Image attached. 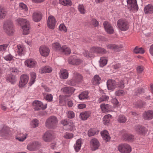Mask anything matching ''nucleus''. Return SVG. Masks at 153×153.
Instances as JSON below:
<instances>
[{"mask_svg": "<svg viewBox=\"0 0 153 153\" xmlns=\"http://www.w3.org/2000/svg\"><path fill=\"white\" fill-rule=\"evenodd\" d=\"M40 146V143L38 141H34L30 143L27 146V149L31 151H34L38 149Z\"/></svg>", "mask_w": 153, "mask_h": 153, "instance_id": "1a4fd4ad", "label": "nucleus"}, {"mask_svg": "<svg viewBox=\"0 0 153 153\" xmlns=\"http://www.w3.org/2000/svg\"><path fill=\"white\" fill-rule=\"evenodd\" d=\"M52 48L55 51H60L61 47L60 44L58 43H55L52 44Z\"/></svg>", "mask_w": 153, "mask_h": 153, "instance_id": "a19ab883", "label": "nucleus"}, {"mask_svg": "<svg viewBox=\"0 0 153 153\" xmlns=\"http://www.w3.org/2000/svg\"><path fill=\"white\" fill-rule=\"evenodd\" d=\"M42 17V14L40 12H36L33 13L32 15L33 20L36 22L40 21Z\"/></svg>", "mask_w": 153, "mask_h": 153, "instance_id": "aec40b11", "label": "nucleus"}, {"mask_svg": "<svg viewBox=\"0 0 153 153\" xmlns=\"http://www.w3.org/2000/svg\"><path fill=\"white\" fill-rule=\"evenodd\" d=\"M43 95L45 99L49 101H51L52 100L53 96L50 94H46L45 93H43Z\"/></svg>", "mask_w": 153, "mask_h": 153, "instance_id": "a18cd8bd", "label": "nucleus"}, {"mask_svg": "<svg viewBox=\"0 0 153 153\" xmlns=\"http://www.w3.org/2000/svg\"><path fill=\"white\" fill-rule=\"evenodd\" d=\"M91 113L88 111L83 112L80 113V116L82 120H85L90 117Z\"/></svg>", "mask_w": 153, "mask_h": 153, "instance_id": "c756f323", "label": "nucleus"}, {"mask_svg": "<svg viewBox=\"0 0 153 153\" xmlns=\"http://www.w3.org/2000/svg\"><path fill=\"white\" fill-rule=\"evenodd\" d=\"M4 31L8 35H12L14 31L13 25L11 21H7L4 22Z\"/></svg>", "mask_w": 153, "mask_h": 153, "instance_id": "7ed1b4c3", "label": "nucleus"}, {"mask_svg": "<svg viewBox=\"0 0 153 153\" xmlns=\"http://www.w3.org/2000/svg\"><path fill=\"white\" fill-rule=\"evenodd\" d=\"M67 116L69 118H73L75 116L74 113L73 111H69L67 112Z\"/></svg>", "mask_w": 153, "mask_h": 153, "instance_id": "680f3d73", "label": "nucleus"}, {"mask_svg": "<svg viewBox=\"0 0 153 153\" xmlns=\"http://www.w3.org/2000/svg\"><path fill=\"white\" fill-rule=\"evenodd\" d=\"M82 79V76L78 73L76 72L74 73L73 78L68 81V84L73 86L75 85L77 83L81 82Z\"/></svg>", "mask_w": 153, "mask_h": 153, "instance_id": "39448f33", "label": "nucleus"}, {"mask_svg": "<svg viewBox=\"0 0 153 153\" xmlns=\"http://www.w3.org/2000/svg\"><path fill=\"white\" fill-rule=\"evenodd\" d=\"M52 71V68L49 66L43 67L39 70V72L41 74L49 73Z\"/></svg>", "mask_w": 153, "mask_h": 153, "instance_id": "bb28decb", "label": "nucleus"}, {"mask_svg": "<svg viewBox=\"0 0 153 153\" xmlns=\"http://www.w3.org/2000/svg\"><path fill=\"white\" fill-rule=\"evenodd\" d=\"M101 79L98 75H96L94 76V79L92 80V82L93 84H98L100 83Z\"/></svg>", "mask_w": 153, "mask_h": 153, "instance_id": "79ce46f5", "label": "nucleus"}, {"mask_svg": "<svg viewBox=\"0 0 153 153\" xmlns=\"http://www.w3.org/2000/svg\"><path fill=\"white\" fill-rule=\"evenodd\" d=\"M78 10L82 14H84L86 13V10L83 4H79L78 6Z\"/></svg>", "mask_w": 153, "mask_h": 153, "instance_id": "de8ad7c7", "label": "nucleus"}, {"mask_svg": "<svg viewBox=\"0 0 153 153\" xmlns=\"http://www.w3.org/2000/svg\"><path fill=\"white\" fill-rule=\"evenodd\" d=\"M43 140L46 142H50L53 139L52 134L51 131H47L43 135Z\"/></svg>", "mask_w": 153, "mask_h": 153, "instance_id": "4468645a", "label": "nucleus"}, {"mask_svg": "<svg viewBox=\"0 0 153 153\" xmlns=\"http://www.w3.org/2000/svg\"><path fill=\"white\" fill-rule=\"evenodd\" d=\"M17 22L20 24L23 30V34L27 35L29 33L30 31V23L27 20L23 18H19Z\"/></svg>", "mask_w": 153, "mask_h": 153, "instance_id": "f257e3e1", "label": "nucleus"}, {"mask_svg": "<svg viewBox=\"0 0 153 153\" xmlns=\"http://www.w3.org/2000/svg\"><path fill=\"white\" fill-rule=\"evenodd\" d=\"M56 23V20L53 16H49L48 20V26L49 28L54 29Z\"/></svg>", "mask_w": 153, "mask_h": 153, "instance_id": "f3484780", "label": "nucleus"}, {"mask_svg": "<svg viewBox=\"0 0 153 153\" xmlns=\"http://www.w3.org/2000/svg\"><path fill=\"white\" fill-rule=\"evenodd\" d=\"M59 76L62 79H66L68 76V73L67 71L65 69H62L60 70Z\"/></svg>", "mask_w": 153, "mask_h": 153, "instance_id": "a878e982", "label": "nucleus"}, {"mask_svg": "<svg viewBox=\"0 0 153 153\" xmlns=\"http://www.w3.org/2000/svg\"><path fill=\"white\" fill-rule=\"evenodd\" d=\"M59 29L60 30H63L64 31H66V28L64 24H61L59 26Z\"/></svg>", "mask_w": 153, "mask_h": 153, "instance_id": "774afa93", "label": "nucleus"}, {"mask_svg": "<svg viewBox=\"0 0 153 153\" xmlns=\"http://www.w3.org/2000/svg\"><path fill=\"white\" fill-rule=\"evenodd\" d=\"M30 76L31 77L30 80V85L33 84L35 81V79L36 77V73L33 72L30 73Z\"/></svg>", "mask_w": 153, "mask_h": 153, "instance_id": "37998d69", "label": "nucleus"}, {"mask_svg": "<svg viewBox=\"0 0 153 153\" xmlns=\"http://www.w3.org/2000/svg\"><path fill=\"white\" fill-rule=\"evenodd\" d=\"M73 134L72 133L66 132L64 136V137L68 139H70L73 137Z\"/></svg>", "mask_w": 153, "mask_h": 153, "instance_id": "0e129e2a", "label": "nucleus"}, {"mask_svg": "<svg viewBox=\"0 0 153 153\" xmlns=\"http://www.w3.org/2000/svg\"><path fill=\"white\" fill-rule=\"evenodd\" d=\"M107 88L109 90H113L116 87V82L113 80H108L107 82Z\"/></svg>", "mask_w": 153, "mask_h": 153, "instance_id": "393cba45", "label": "nucleus"}, {"mask_svg": "<svg viewBox=\"0 0 153 153\" xmlns=\"http://www.w3.org/2000/svg\"><path fill=\"white\" fill-rule=\"evenodd\" d=\"M10 134V131L9 128L4 126L0 130V135L3 137H8Z\"/></svg>", "mask_w": 153, "mask_h": 153, "instance_id": "4be33fe9", "label": "nucleus"}, {"mask_svg": "<svg viewBox=\"0 0 153 153\" xmlns=\"http://www.w3.org/2000/svg\"><path fill=\"white\" fill-rule=\"evenodd\" d=\"M27 134H26L19 133L16 136V139L20 142H23L26 139Z\"/></svg>", "mask_w": 153, "mask_h": 153, "instance_id": "7c9ffc66", "label": "nucleus"}, {"mask_svg": "<svg viewBox=\"0 0 153 153\" xmlns=\"http://www.w3.org/2000/svg\"><path fill=\"white\" fill-rule=\"evenodd\" d=\"M100 107L102 111L104 113L108 112L110 111L111 108V107L110 105L103 103L100 105Z\"/></svg>", "mask_w": 153, "mask_h": 153, "instance_id": "c85d7f7f", "label": "nucleus"}, {"mask_svg": "<svg viewBox=\"0 0 153 153\" xmlns=\"http://www.w3.org/2000/svg\"><path fill=\"white\" fill-rule=\"evenodd\" d=\"M103 26L105 31L108 33L111 34L113 33V28L109 23L107 21H105L103 23Z\"/></svg>", "mask_w": 153, "mask_h": 153, "instance_id": "dca6fc26", "label": "nucleus"}, {"mask_svg": "<svg viewBox=\"0 0 153 153\" xmlns=\"http://www.w3.org/2000/svg\"><path fill=\"white\" fill-rule=\"evenodd\" d=\"M81 146V140L80 139H78L76 141V143L74 145V149L76 152L79 151Z\"/></svg>", "mask_w": 153, "mask_h": 153, "instance_id": "473e14b6", "label": "nucleus"}, {"mask_svg": "<svg viewBox=\"0 0 153 153\" xmlns=\"http://www.w3.org/2000/svg\"><path fill=\"white\" fill-rule=\"evenodd\" d=\"M116 87L123 89L124 87V82L122 80L116 83Z\"/></svg>", "mask_w": 153, "mask_h": 153, "instance_id": "6e6d98bb", "label": "nucleus"}, {"mask_svg": "<svg viewBox=\"0 0 153 153\" xmlns=\"http://www.w3.org/2000/svg\"><path fill=\"white\" fill-rule=\"evenodd\" d=\"M74 128L73 124L71 123H69L66 126L64 127V128L67 130L72 131Z\"/></svg>", "mask_w": 153, "mask_h": 153, "instance_id": "864d4df0", "label": "nucleus"}, {"mask_svg": "<svg viewBox=\"0 0 153 153\" xmlns=\"http://www.w3.org/2000/svg\"><path fill=\"white\" fill-rule=\"evenodd\" d=\"M29 79V76L27 74H25L22 75L19 83V87H24L28 82Z\"/></svg>", "mask_w": 153, "mask_h": 153, "instance_id": "9d476101", "label": "nucleus"}, {"mask_svg": "<svg viewBox=\"0 0 153 153\" xmlns=\"http://www.w3.org/2000/svg\"><path fill=\"white\" fill-rule=\"evenodd\" d=\"M60 52H61L62 53L65 54H69L71 53V50L68 47L65 45L61 47Z\"/></svg>", "mask_w": 153, "mask_h": 153, "instance_id": "2f4dec72", "label": "nucleus"}, {"mask_svg": "<svg viewBox=\"0 0 153 153\" xmlns=\"http://www.w3.org/2000/svg\"><path fill=\"white\" fill-rule=\"evenodd\" d=\"M90 145L92 151L97 149L100 146L99 141L96 138L92 139L90 142Z\"/></svg>", "mask_w": 153, "mask_h": 153, "instance_id": "2eb2a0df", "label": "nucleus"}, {"mask_svg": "<svg viewBox=\"0 0 153 153\" xmlns=\"http://www.w3.org/2000/svg\"><path fill=\"white\" fill-rule=\"evenodd\" d=\"M101 134L103 140L106 141H108L110 140V137L108 135V133L107 131L106 130L102 131L101 132Z\"/></svg>", "mask_w": 153, "mask_h": 153, "instance_id": "72a5a7b5", "label": "nucleus"}, {"mask_svg": "<svg viewBox=\"0 0 153 153\" xmlns=\"http://www.w3.org/2000/svg\"><path fill=\"white\" fill-rule=\"evenodd\" d=\"M88 93L87 91H83L79 95V98L81 100L87 99L88 97Z\"/></svg>", "mask_w": 153, "mask_h": 153, "instance_id": "c9c22d12", "label": "nucleus"}, {"mask_svg": "<svg viewBox=\"0 0 153 153\" xmlns=\"http://www.w3.org/2000/svg\"><path fill=\"white\" fill-rule=\"evenodd\" d=\"M91 23L95 27L99 25L98 22L95 19H93L92 20Z\"/></svg>", "mask_w": 153, "mask_h": 153, "instance_id": "338daca9", "label": "nucleus"}, {"mask_svg": "<svg viewBox=\"0 0 153 153\" xmlns=\"http://www.w3.org/2000/svg\"><path fill=\"white\" fill-rule=\"evenodd\" d=\"M18 52L19 55L22 56L24 55V49L23 46L20 45H17Z\"/></svg>", "mask_w": 153, "mask_h": 153, "instance_id": "c03bdc74", "label": "nucleus"}, {"mask_svg": "<svg viewBox=\"0 0 153 153\" xmlns=\"http://www.w3.org/2000/svg\"><path fill=\"white\" fill-rule=\"evenodd\" d=\"M134 129L136 132L140 135H144L146 133V129L141 125H138L135 126Z\"/></svg>", "mask_w": 153, "mask_h": 153, "instance_id": "9b49d317", "label": "nucleus"}, {"mask_svg": "<svg viewBox=\"0 0 153 153\" xmlns=\"http://www.w3.org/2000/svg\"><path fill=\"white\" fill-rule=\"evenodd\" d=\"M25 65L28 67L33 68L36 65L37 62L33 59H29L25 61Z\"/></svg>", "mask_w": 153, "mask_h": 153, "instance_id": "b1692460", "label": "nucleus"}, {"mask_svg": "<svg viewBox=\"0 0 153 153\" xmlns=\"http://www.w3.org/2000/svg\"><path fill=\"white\" fill-rule=\"evenodd\" d=\"M123 137L124 139L128 141H132L134 139V136L130 134H125Z\"/></svg>", "mask_w": 153, "mask_h": 153, "instance_id": "49530a36", "label": "nucleus"}, {"mask_svg": "<svg viewBox=\"0 0 153 153\" xmlns=\"http://www.w3.org/2000/svg\"><path fill=\"white\" fill-rule=\"evenodd\" d=\"M143 118L146 120H150L153 118V110H149L145 111L142 114Z\"/></svg>", "mask_w": 153, "mask_h": 153, "instance_id": "f8f14e48", "label": "nucleus"}, {"mask_svg": "<svg viewBox=\"0 0 153 153\" xmlns=\"http://www.w3.org/2000/svg\"><path fill=\"white\" fill-rule=\"evenodd\" d=\"M90 51L93 53H100L102 54L105 53L106 52V51L105 49L97 47H92L90 49Z\"/></svg>", "mask_w": 153, "mask_h": 153, "instance_id": "a211bd4d", "label": "nucleus"}, {"mask_svg": "<svg viewBox=\"0 0 153 153\" xmlns=\"http://www.w3.org/2000/svg\"><path fill=\"white\" fill-rule=\"evenodd\" d=\"M134 52L136 53L143 54L144 53L145 51L142 48H138L136 47L134 49Z\"/></svg>", "mask_w": 153, "mask_h": 153, "instance_id": "3c124183", "label": "nucleus"}, {"mask_svg": "<svg viewBox=\"0 0 153 153\" xmlns=\"http://www.w3.org/2000/svg\"><path fill=\"white\" fill-rule=\"evenodd\" d=\"M143 67L142 66H139L137 67V70L138 74H141L143 71Z\"/></svg>", "mask_w": 153, "mask_h": 153, "instance_id": "69168bd1", "label": "nucleus"}, {"mask_svg": "<svg viewBox=\"0 0 153 153\" xmlns=\"http://www.w3.org/2000/svg\"><path fill=\"white\" fill-rule=\"evenodd\" d=\"M39 122L36 119L33 120L30 123V125L31 127L32 128H35L38 126Z\"/></svg>", "mask_w": 153, "mask_h": 153, "instance_id": "603ef678", "label": "nucleus"}, {"mask_svg": "<svg viewBox=\"0 0 153 153\" xmlns=\"http://www.w3.org/2000/svg\"><path fill=\"white\" fill-rule=\"evenodd\" d=\"M6 79L7 80L12 84H13L16 81L15 76L11 74L8 75L6 77Z\"/></svg>", "mask_w": 153, "mask_h": 153, "instance_id": "f704fd0d", "label": "nucleus"}, {"mask_svg": "<svg viewBox=\"0 0 153 153\" xmlns=\"http://www.w3.org/2000/svg\"><path fill=\"white\" fill-rule=\"evenodd\" d=\"M7 12L3 8L0 7V19L3 18L6 15Z\"/></svg>", "mask_w": 153, "mask_h": 153, "instance_id": "13d9d810", "label": "nucleus"}, {"mask_svg": "<svg viewBox=\"0 0 153 153\" xmlns=\"http://www.w3.org/2000/svg\"><path fill=\"white\" fill-rule=\"evenodd\" d=\"M126 94V92L123 90H119L116 91L115 94L116 96H123Z\"/></svg>", "mask_w": 153, "mask_h": 153, "instance_id": "4d7b16f0", "label": "nucleus"}, {"mask_svg": "<svg viewBox=\"0 0 153 153\" xmlns=\"http://www.w3.org/2000/svg\"><path fill=\"white\" fill-rule=\"evenodd\" d=\"M117 149L119 151L122 153H129L131 151V147L126 144L119 145Z\"/></svg>", "mask_w": 153, "mask_h": 153, "instance_id": "423d86ee", "label": "nucleus"}, {"mask_svg": "<svg viewBox=\"0 0 153 153\" xmlns=\"http://www.w3.org/2000/svg\"><path fill=\"white\" fill-rule=\"evenodd\" d=\"M144 12L146 14L153 13V6L150 4L146 5L144 8Z\"/></svg>", "mask_w": 153, "mask_h": 153, "instance_id": "cd10ccee", "label": "nucleus"}, {"mask_svg": "<svg viewBox=\"0 0 153 153\" xmlns=\"http://www.w3.org/2000/svg\"><path fill=\"white\" fill-rule=\"evenodd\" d=\"M126 120V118L123 115H120L118 117L117 120L120 123H125Z\"/></svg>", "mask_w": 153, "mask_h": 153, "instance_id": "8fccbe9b", "label": "nucleus"}, {"mask_svg": "<svg viewBox=\"0 0 153 153\" xmlns=\"http://www.w3.org/2000/svg\"><path fill=\"white\" fill-rule=\"evenodd\" d=\"M112 116L109 114L105 115L103 118V123L105 125H107L109 123Z\"/></svg>", "mask_w": 153, "mask_h": 153, "instance_id": "58836bf2", "label": "nucleus"}, {"mask_svg": "<svg viewBox=\"0 0 153 153\" xmlns=\"http://www.w3.org/2000/svg\"><path fill=\"white\" fill-rule=\"evenodd\" d=\"M58 122V119L56 116H51L46 119L45 125L49 128L54 129L56 126Z\"/></svg>", "mask_w": 153, "mask_h": 153, "instance_id": "f03ea898", "label": "nucleus"}, {"mask_svg": "<svg viewBox=\"0 0 153 153\" xmlns=\"http://www.w3.org/2000/svg\"><path fill=\"white\" fill-rule=\"evenodd\" d=\"M146 103L141 100H139L134 103V105L137 108H141L146 105Z\"/></svg>", "mask_w": 153, "mask_h": 153, "instance_id": "4c0bfd02", "label": "nucleus"}, {"mask_svg": "<svg viewBox=\"0 0 153 153\" xmlns=\"http://www.w3.org/2000/svg\"><path fill=\"white\" fill-rule=\"evenodd\" d=\"M107 47L108 49L112 50L115 52H118L122 50L123 47L121 45H116L111 44L107 45Z\"/></svg>", "mask_w": 153, "mask_h": 153, "instance_id": "ddd939ff", "label": "nucleus"}, {"mask_svg": "<svg viewBox=\"0 0 153 153\" xmlns=\"http://www.w3.org/2000/svg\"><path fill=\"white\" fill-rule=\"evenodd\" d=\"M40 54L43 56H46L48 55L50 52L49 48L45 46H41L39 48Z\"/></svg>", "mask_w": 153, "mask_h": 153, "instance_id": "6ab92c4d", "label": "nucleus"}, {"mask_svg": "<svg viewBox=\"0 0 153 153\" xmlns=\"http://www.w3.org/2000/svg\"><path fill=\"white\" fill-rule=\"evenodd\" d=\"M14 57L10 54L4 57V59L7 61H10L13 59Z\"/></svg>", "mask_w": 153, "mask_h": 153, "instance_id": "bf43d9fd", "label": "nucleus"}, {"mask_svg": "<svg viewBox=\"0 0 153 153\" xmlns=\"http://www.w3.org/2000/svg\"><path fill=\"white\" fill-rule=\"evenodd\" d=\"M19 6L20 8L24 11H27L28 10L27 6L23 3H20Z\"/></svg>", "mask_w": 153, "mask_h": 153, "instance_id": "e2e57ef3", "label": "nucleus"}, {"mask_svg": "<svg viewBox=\"0 0 153 153\" xmlns=\"http://www.w3.org/2000/svg\"><path fill=\"white\" fill-rule=\"evenodd\" d=\"M109 99V97L105 95H102L98 100L97 102L99 103H101L103 101H108Z\"/></svg>", "mask_w": 153, "mask_h": 153, "instance_id": "09e8293b", "label": "nucleus"}, {"mask_svg": "<svg viewBox=\"0 0 153 153\" xmlns=\"http://www.w3.org/2000/svg\"><path fill=\"white\" fill-rule=\"evenodd\" d=\"M128 7L129 10H137L138 6L137 4L136 0H127Z\"/></svg>", "mask_w": 153, "mask_h": 153, "instance_id": "6e6552de", "label": "nucleus"}, {"mask_svg": "<svg viewBox=\"0 0 153 153\" xmlns=\"http://www.w3.org/2000/svg\"><path fill=\"white\" fill-rule=\"evenodd\" d=\"M8 45V44H5L0 45V51H3L6 50Z\"/></svg>", "mask_w": 153, "mask_h": 153, "instance_id": "052dcab7", "label": "nucleus"}, {"mask_svg": "<svg viewBox=\"0 0 153 153\" xmlns=\"http://www.w3.org/2000/svg\"><path fill=\"white\" fill-rule=\"evenodd\" d=\"M33 105L34 106L35 110L38 111L41 109L44 110L47 108V104L43 105L42 103L38 100H35L33 102Z\"/></svg>", "mask_w": 153, "mask_h": 153, "instance_id": "0eeeda50", "label": "nucleus"}, {"mask_svg": "<svg viewBox=\"0 0 153 153\" xmlns=\"http://www.w3.org/2000/svg\"><path fill=\"white\" fill-rule=\"evenodd\" d=\"M107 62V59L105 57H102L100 58L99 61L100 66L103 67L106 65Z\"/></svg>", "mask_w": 153, "mask_h": 153, "instance_id": "ea45409f", "label": "nucleus"}, {"mask_svg": "<svg viewBox=\"0 0 153 153\" xmlns=\"http://www.w3.org/2000/svg\"><path fill=\"white\" fill-rule=\"evenodd\" d=\"M59 3L64 6H71L72 3L71 0H59Z\"/></svg>", "mask_w": 153, "mask_h": 153, "instance_id": "e433bc0d", "label": "nucleus"}, {"mask_svg": "<svg viewBox=\"0 0 153 153\" xmlns=\"http://www.w3.org/2000/svg\"><path fill=\"white\" fill-rule=\"evenodd\" d=\"M61 91L64 93L71 94L75 91V89L72 87H65L62 88Z\"/></svg>", "mask_w": 153, "mask_h": 153, "instance_id": "5701e85b", "label": "nucleus"}, {"mask_svg": "<svg viewBox=\"0 0 153 153\" xmlns=\"http://www.w3.org/2000/svg\"><path fill=\"white\" fill-rule=\"evenodd\" d=\"M68 63L72 65H78L81 62V60L77 58L76 56H74L69 58L68 60Z\"/></svg>", "mask_w": 153, "mask_h": 153, "instance_id": "412c9836", "label": "nucleus"}, {"mask_svg": "<svg viewBox=\"0 0 153 153\" xmlns=\"http://www.w3.org/2000/svg\"><path fill=\"white\" fill-rule=\"evenodd\" d=\"M97 131L94 129H91L88 132V135L89 137H91L96 134Z\"/></svg>", "mask_w": 153, "mask_h": 153, "instance_id": "5fc2aeb1", "label": "nucleus"}, {"mask_svg": "<svg viewBox=\"0 0 153 153\" xmlns=\"http://www.w3.org/2000/svg\"><path fill=\"white\" fill-rule=\"evenodd\" d=\"M117 25L119 29L122 31L127 30L129 27L128 22L123 19H120L117 21Z\"/></svg>", "mask_w": 153, "mask_h": 153, "instance_id": "20e7f679", "label": "nucleus"}]
</instances>
